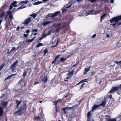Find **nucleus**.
<instances>
[{
	"instance_id": "nucleus-1",
	"label": "nucleus",
	"mask_w": 121,
	"mask_h": 121,
	"mask_svg": "<svg viewBox=\"0 0 121 121\" xmlns=\"http://www.w3.org/2000/svg\"><path fill=\"white\" fill-rule=\"evenodd\" d=\"M121 19V16L114 17L110 21L112 25L114 26L118 23L119 20Z\"/></svg>"
},
{
	"instance_id": "nucleus-2",
	"label": "nucleus",
	"mask_w": 121,
	"mask_h": 121,
	"mask_svg": "<svg viewBox=\"0 0 121 121\" xmlns=\"http://www.w3.org/2000/svg\"><path fill=\"white\" fill-rule=\"evenodd\" d=\"M24 84V82L23 81L22 78L18 82L17 85V88L20 90L23 87Z\"/></svg>"
},
{
	"instance_id": "nucleus-3",
	"label": "nucleus",
	"mask_w": 121,
	"mask_h": 121,
	"mask_svg": "<svg viewBox=\"0 0 121 121\" xmlns=\"http://www.w3.org/2000/svg\"><path fill=\"white\" fill-rule=\"evenodd\" d=\"M56 20L55 18H53L51 21H47L43 22L42 24L43 26H45L46 25L50 23L53 22Z\"/></svg>"
},
{
	"instance_id": "nucleus-4",
	"label": "nucleus",
	"mask_w": 121,
	"mask_h": 121,
	"mask_svg": "<svg viewBox=\"0 0 121 121\" xmlns=\"http://www.w3.org/2000/svg\"><path fill=\"white\" fill-rule=\"evenodd\" d=\"M119 87L118 86L113 87H112L111 89L110 90V92L109 93H113L116 91H119Z\"/></svg>"
},
{
	"instance_id": "nucleus-5",
	"label": "nucleus",
	"mask_w": 121,
	"mask_h": 121,
	"mask_svg": "<svg viewBox=\"0 0 121 121\" xmlns=\"http://www.w3.org/2000/svg\"><path fill=\"white\" fill-rule=\"evenodd\" d=\"M18 63V61L16 60L14 63H13L11 67V69H12V71H13L15 69V68L17 66V65Z\"/></svg>"
},
{
	"instance_id": "nucleus-6",
	"label": "nucleus",
	"mask_w": 121,
	"mask_h": 121,
	"mask_svg": "<svg viewBox=\"0 0 121 121\" xmlns=\"http://www.w3.org/2000/svg\"><path fill=\"white\" fill-rule=\"evenodd\" d=\"M31 17H29L27 19H26L23 22V24L26 25H28L29 23L31 22L32 20Z\"/></svg>"
},
{
	"instance_id": "nucleus-7",
	"label": "nucleus",
	"mask_w": 121,
	"mask_h": 121,
	"mask_svg": "<svg viewBox=\"0 0 121 121\" xmlns=\"http://www.w3.org/2000/svg\"><path fill=\"white\" fill-rule=\"evenodd\" d=\"M8 103V101L5 102L4 101H2L1 102L0 105H2L3 108H4L6 107Z\"/></svg>"
},
{
	"instance_id": "nucleus-8",
	"label": "nucleus",
	"mask_w": 121,
	"mask_h": 121,
	"mask_svg": "<svg viewBox=\"0 0 121 121\" xmlns=\"http://www.w3.org/2000/svg\"><path fill=\"white\" fill-rule=\"evenodd\" d=\"M121 119V118L120 117H117L116 119L108 118L107 121H120Z\"/></svg>"
},
{
	"instance_id": "nucleus-9",
	"label": "nucleus",
	"mask_w": 121,
	"mask_h": 121,
	"mask_svg": "<svg viewBox=\"0 0 121 121\" xmlns=\"http://www.w3.org/2000/svg\"><path fill=\"white\" fill-rule=\"evenodd\" d=\"M60 13V12L59 11H58L55 13L54 14H50V15H51V17L54 18L56 16H57L58 14H59Z\"/></svg>"
},
{
	"instance_id": "nucleus-10",
	"label": "nucleus",
	"mask_w": 121,
	"mask_h": 121,
	"mask_svg": "<svg viewBox=\"0 0 121 121\" xmlns=\"http://www.w3.org/2000/svg\"><path fill=\"white\" fill-rule=\"evenodd\" d=\"M73 108V107H66L64 108L63 109V110L64 111V112L65 114H66L67 112V110H69V109H71Z\"/></svg>"
},
{
	"instance_id": "nucleus-11",
	"label": "nucleus",
	"mask_w": 121,
	"mask_h": 121,
	"mask_svg": "<svg viewBox=\"0 0 121 121\" xmlns=\"http://www.w3.org/2000/svg\"><path fill=\"white\" fill-rule=\"evenodd\" d=\"M26 107V103H23L21 105V106L20 107V109L22 111L25 109Z\"/></svg>"
},
{
	"instance_id": "nucleus-12",
	"label": "nucleus",
	"mask_w": 121,
	"mask_h": 121,
	"mask_svg": "<svg viewBox=\"0 0 121 121\" xmlns=\"http://www.w3.org/2000/svg\"><path fill=\"white\" fill-rule=\"evenodd\" d=\"M22 111L19 108L17 111L15 112L14 113L17 115H21L22 114Z\"/></svg>"
},
{
	"instance_id": "nucleus-13",
	"label": "nucleus",
	"mask_w": 121,
	"mask_h": 121,
	"mask_svg": "<svg viewBox=\"0 0 121 121\" xmlns=\"http://www.w3.org/2000/svg\"><path fill=\"white\" fill-rule=\"evenodd\" d=\"M62 28L60 26V25L59 24H58V25L56 26V33H58L60 30H61Z\"/></svg>"
},
{
	"instance_id": "nucleus-14",
	"label": "nucleus",
	"mask_w": 121,
	"mask_h": 121,
	"mask_svg": "<svg viewBox=\"0 0 121 121\" xmlns=\"http://www.w3.org/2000/svg\"><path fill=\"white\" fill-rule=\"evenodd\" d=\"M99 107V105H95L93 106L91 110V111L93 112L95 110H96V109L98 107Z\"/></svg>"
},
{
	"instance_id": "nucleus-15",
	"label": "nucleus",
	"mask_w": 121,
	"mask_h": 121,
	"mask_svg": "<svg viewBox=\"0 0 121 121\" xmlns=\"http://www.w3.org/2000/svg\"><path fill=\"white\" fill-rule=\"evenodd\" d=\"M100 12V10H98V11H96V12L94 10H93L90 12V14H97Z\"/></svg>"
},
{
	"instance_id": "nucleus-16",
	"label": "nucleus",
	"mask_w": 121,
	"mask_h": 121,
	"mask_svg": "<svg viewBox=\"0 0 121 121\" xmlns=\"http://www.w3.org/2000/svg\"><path fill=\"white\" fill-rule=\"evenodd\" d=\"M12 11H10L8 13V14L10 18L12 20H13L14 19L13 17L12 14Z\"/></svg>"
},
{
	"instance_id": "nucleus-17",
	"label": "nucleus",
	"mask_w": 121,
	"mask_h": 121,
	"mask_svg": "<svg viewBox=\"0 0 121 121\" xmlns=\"http://www.w3.org/2000/svg\"><path fill=\"white\" fill-rule=\"evenodd\" d=\"M91 111H90L89 112H88L87 114V115L88 117V121H94V119H92L91 121H90V120H89V119L90 118V117L91 116Z\"/></svg>"
},
{
	"instance_id": "nucleus-18",
	"label": "nucleus",
	"mask_w": 121,
	"mask_h": 121,
	"mask_svg": "<svg viewBox=\"0 0 121 121\" xmlns=\"http://www.w3.org/2000/svg\"><path fill=\"white\" fill-rule=\"evenodd\" d=\"M90 66L88 68H86L85 69H84L85 71L83 73L84 74H86L88 71H89L90 70Z\"/></svg>"
},
{
	"instance_id": "nucleus-19",
	"label": "nucleus",
	"mask_w": 121,
	"mask_h": 121,
	"mask_svg": "<svg viewBox=\"0 0 121 121\" xmlns=\"http://www.w3.org/2000/svg\"><path fill=\"white\" fill-rule=\"evenodd\" d=\"M106 103V101L105 100H104L99 105V107L100 106H102L104 107L105 106Z\"/></svg>"
},
{
	"instance_id": "nucleus-20",
	"label": "nucleus",
	"mask_w": 121,
	"mask_h": 121,
	"mask_svg": "<svg viewBox=\"0 0 121 121\" xmlns=\"http://www.w3.org/2000/svg\"><path fill=\"white\" fill-rule=\"evenodd\" d=\"M48 81V78L47 76H44L43 78L42 79V82L45 83Z\"/></svg>"
},
{
	"instance_id": "nucleus-21",
	"label": "nucleus",
	"mask_w": 121,
	"mask_h": 121,
	"mask_svg": "<svg viewBox=\"0 0 121 121\" xmlns=\"http://www.w3.org/2000/svg\"><path fill=\"white\" fill-rule=\"evenodd\" d=\"M16 101V104L17 105V108H18L19 105L20 104L22 103V100H21L19 101V100H17Z\"/></svg>"
},
{
	"instance_id": "nucleus-22",
	"label": "nucleus",
	"mask_w": 121,
	"mask_h": 121,
	"mask_svg": "<svg viewBox=\"0 0 121 121\" xmlns=\"http://www.w3.org/2000/svg\"><path fill=\"white\" fill-rule=\"evenodd\" d=\"M3 113V109L2 107H0V114L1 116H2Z\"/></svg>"
},
{
	"instance_id": "nucleus-23",
	"label": "nucleus",
	"mask_w": 121,
	"mask_h": 121,
	"mask_svg": "<svg viewBox=\"0 0 121 121\" xmlns=\"http://www.w3.org/2000/svg\"><path fill=\"white\" fill-rule=\"evenodd\" d=\"M71 5H70V6H68V7H66L65 8H62V10L63 12H65L66 10H67V9L69 8L71 6Z\"/></svg>"
},
{
	"instance_id": "nucleus-24",
	"label": "nucleus",
	"mask_w": 121,
	"mask_h": 121,
	"mask_svg": "<svg viewBox=\"0 0 121 121\" xmlns=\"http://www.w3.org/2000/svg\"><path fill=\"white\" fill-rule=\"evenodd\" d=\"M73 71H72L69 73H68L67 74V76L71 77L73 75Z\"/></svg>"
},
{
	"instance_id": "nucleus-25",
	"label": "nucleus",
	"mask_w": 121,
	"mask_h": 121,
	"mask_svg": "<svg viewBox=\"0 0 121 121\" xmlns=\"http://www.w3.org/2000/svg\"><path fill=\"white\" fill-rule=\"evenodd\" d=\"M17 3V2L16 1H14L12 4H13V7H17V5L16 4Z\"/></svg>"
},
{
	"instance_id": "nucleus-26",
	"label": "nucleus",
	"mask_w": 121,
	"mask_h": 121,
	"mask_svg": "<svg viewBox=\"0 0 121 121\" xmlns=\"http://www.w3.org/2000/svg\"><path fill=\"white\" fill-rule=\"evenodd\" d=\"M15 49H16V48L15 47H13L11 50L9 52V50H8V52L9 53L13 52L14 51Z\"/></svg>"
},
{
	"instance_id": "nucleus-27",
	"label": "nucleus",
	"mask_w": 121,
	"mask_h": 121,
	"mask_svg": "<svg viewBox=\"0 0 121 121\" xmlns=\"http://www.w3.org/2000/svg\"><path fill=\"white\" fill-rule=\"evenodd\" d=\"M24 45V44H22L21 45L18 46L17 48H16V50H18V49L21 48L23 47Z\"/></svg>"
},
{
	"instance_id": "nucleus-28",
	"label": "nucleus",
	"mask_w": 121,
	"mask_h": 121,
	"mask_svg": "<svg viewBox=\"0 0 121 121\" xmlns=\"http://www.w3.org/2000/svg\"><path fill=\"white\" fill-rule=\"evenodd\" d=\"M67 58H60V61L61 62H63L65 61V60Z\"/></svg>"
},
{
	"instance_id": "nucleus-29",
	"label": "nucleus",
	"mask_w": 121,
	"mask_h": 121,
	"mask_svg": "<svg viewBox=\"0 0 121 121\" xmlns=\"http://www.w3.org/2000/svg\"><path fill=\"white\" fill-rule=\"evenodd\" d=\"M106 14H104L101 16V22L102 20L104 18L106 17Z\"/></svg>"
},
{
	"instance_id": "nucleus-30",
	"label": "nucleus",
	"mask_w": 121,
	"mask_h": 121,
	"mask_svg": "<svg viewBox=\"0 0 121 121\" xmlns=\"http://www.w3.org/2000/svg\"><path fill=\"white\" fill-rule=\"evenodd\" d=\"M42 1H38L35 3H34L33 4L35 5H37L40 4L42 3Z\"/></svg>"
},
{
	"instance_id": "nucleus-31",
	"label": "nucleus",
	"mask_w": 121,
	"mask_h": 121,
	"mask_svg": "<svg viewBox=\"0 0 121 121\" xmlns=\"http://www.w3.org/2000/svg\"><path fill=\"white\" fill-rule=\"evenodd\" d=\"M30 16H31L33 17L34 18H35L36 16V15L34 13L33 14L30 15Z\"/></svg>"
},
{
	"instance_id": "nucleus-32",
	"label": "nucleus",
	"mask_w": 121,
	"mask_h": 121,
	"mask_svg": "<svg viewBox=\"0 0 121 121\" xmlns=\"http://www.w3.org/2000/svg\"><path fill=\"white\" fill-rule=\"evenodd\" d=\"M115 63L117 64L118 65H119L121 64V61L119 62L116 61L115 62Z\"/></svg>"
},
{
	"instance_id": "nucleus-33",
	"label": "nucleus",
	"mask_w": 121,
	"mask_h": 121,
	"mask_svg": "<svg viewBox=\"0 0 121 121\" xmlns=\"http://www.w3.org/2000/svg\"><path fill=\"white\" fill-rule=\"evenodd\" d=\"M43 44L41 43H39L36 46L37 48H38L39 47L41 46H43Z\"/></svg>"
},
{
	"instance_id": "nucleus-34",
	"label": "nucleus",
	"mask_w": 121,
	"mask_h": 121,
	"mask_svg": "<svg viewBox=\"0 0 121 121\" xmlns=\"http://www.w3.org/2000/svg\"><path fill=\"white\" fill-rule=\"evenodd\" d=\"M48 52V50L46 48L45 49V50L44 51V56H45V55Z\"/></svg>"
},
{
	"instance_id": "nucleus-35",
	"label": "nucleus",
	"mask_w": 121,
	"mask_h": 121,
	"mask_svg": "<svg viewBox=\"0 0 121 121\" xmlns=\"http://www.w3.org/2000/svg\"><path fill=\"white\" fill-rule=\"evenodd\" d=\"M86 85V84L85 83H83L82 85L81 86V87L80 89H81L83 86H85Z\"/></svg>"
},
{
	"instance_id": "nucleus-36",
	"label": "nucleus",
	"mask_w": 121,
	"mask_h": 121,
	"mask_svg": "<svg viewBox=\"0 0 121 121\" xmlns=\"http://www.w3.org/2000/svg\"><path fill=\"white\" fill-rule=\"evenodd\" d=\"M15 74H12V75H10L5 80H6L7 79H9V78L11 77H12L14 75H15Z\"/></svg>"
},
{
	"instance_id": "nucleus-37",
	"label": "nucleus",
	"mask_w": 121,
	"mask_h": 121,
	"mask_svg": "<svg viewBox=\"0 0 121 121\" xmlns=\"http://www.w3.org/2000/svg\"><path fill=\"white\" fill-rule=\"evenodd\" d=\"M60 55H57L56 57L55 58V59L56 60L58 59L60 57Z\"/></svg>"
},
{
	"instance_id": "nucleus-38",
	"label": "nucleus",
	"mask_w": 121,
	"mask_h": 121,
	"mask_svg": "<svg viewBox=\"0 0 121 121\" xmlns=\"http://www.w3.org/2000/svg\"><path fill=\"white\" fill-rule=\"evenodd\" d=\"M13 4H11L10 6V7L9 9V10H11V9H12L13 7Z\"/></svg>"
},
{
	"instance_id": "nucleus-39",
	"label": "nucleus",
	"mask_w": 121,
	"mask_h": 121,
	"mask_svg": "<svg viewBox=\"0 0 121 121\" xmlns=\"http://www.w3.org/2000/svg\"><path fill=\"white\" fill-rule=\"evenodd\" d=\"M47 36V35H45L43 36L42 37L40 38L39 39V40H42V39H43V38L44 37H46Z\"/></svg>"
},
{
	"instance_id": "nucleus-40",
	"label": "nucleus",
	"mask_w": 121,
	"mask_h": 121,
	"mask_svg": "<svg viewBox=\"0 0 121 121\" xmlns=\"http://www.w3.org/2000/svg\"><path fill=\"white\" fill-rule=\"evenodd\" d=\"M28 2V0H26L25 1H22L21 2V3H25V4H26Z\"/></svg>"
},
{
	"instance_id": "nucleus-41",
	"label": "nucleus",
	"mask_w": 121,
	"mask_h": 121,
	"mask_svg": "<svg viewBox=\"0 0 121 121\" xmlns=\"http://www.w3.org/2000/svg\"><path fill=\"white\" fill-rule=\"evenodd\" d=\"M27 72L26 71H25L24 72V73L23 74V76L24 77H25V76H26L27 75Z\"/></svg>"
},
{
	"instance_id": "nucleus-42",
	"label": "nucleus",
	"mask_w": 121,
	"mask_h": 121,
	"mask_svg": "<svg viewBox=\"0 0 121 121\" xmlns=\"http://www.w3.org/2000/svg\"><path fill=\"white\" fill-rule=\"evenodd\" d=\"M26 7L25 6H22L21 7H20L18 9H23L25 8Z\"/></svg>"
},
{
	"instance_id": "nucleus-43",
	"label": "nucleus",
	"mask_w": 121,
	"mask_h": 121,
	"mask_svg": "<svg viewBox=\"0 0 121 121\" xmlns=\"http://www.w3.org/2000/svg\"><path fill=\"white\" fill-rule=\"evenodd\" d=\"M97 0H89L92 3H94Z\"/></svg>"
},
{
	"instance_id": "nucleus-44",
	"label": "nucleus",
	"mask_w": 121,
	"mask_h": 121,
	"mask_svg": "<svg viewBox=\"0 0 121 121\" xmlns=\"http://www.w3.org/2000/svg\"><path fill=\"white\" fill-rule=\"evenodd\" d=\"M33 39H28L27 40V42H31L33 41Z\"/></svg>"
},
{
	"instance_id": "nucleus-45",
	"label": "nucleus",
	"mask_w": 121,
	"mask_h": 121,
	"mask_svg": "<svg viewBox=\"0 0 121 121\" xmlns=\"http://www.w3.org/2000/svg\"><path fill=\"white\" fill-rule=\"evenodd\" d=\"M5 12H3L2 13V14H1V15L0 16V18H2V17L4 16V14L5 13Z\"/></svg>"
},
{
	"instance_id": "nucleus-46",
	"label": "nucleus",
	"mask_w": 121,
	"mask_h": 121,
	"mask_svg": "<svg viewBox=\"0 0 121 121\" xmlns=\"http://www.w3.org/2000/svg\"><path fill=\"white\" fill-rule=\"evenodd\" d=\"M4 64H3L0 67V70H1L3 67L4 66Z\"/></svg>"
},
{
	"instance_id": "nucleus-47",
	"label": "nucleus",
	"mask_w": 121,
	"mask_h": 121,
	"mask_svg": "<svg viewBox=\"0 0 121 121\" xmlns=\"http://www.w3.org/2000/svg\"><path fill=\"white\" fill-rule=\"evenodd\" d=\"M4 64H3L0 67V70H1L3 67L4 66Z\"/></svg>"
},
{
	"instance_id": "nucleus-48",
	"label": "nucleus",
	"mask_w": 121,
	"mask_h": 121,
	"mask_svg": "<svg viewBox=\"0 0 121 121\" xmlns=\"http://www.w3.org/2000/svg\"><path fill=\"white\" fill-rule=\"evenodd\" d=\"M4 64H3L0 67V70H1L3 67L4 66Z\"/></svg>"
},
{
	"instance_id": "nucleus-49",
	"label": "nucleus",
	"mask_w": 121,
	"mask_h": 121,
	"mask_svg": "<svg viewBox=\"0 0 121 121\" xmlns=\"http://www.w3.org/2000/svg\"><path fill=\"white\" fill-rule=\"evenodd\" d=\"M38 31V30L37 29H33L32 30V31L33 32H37Z\"/></svg>"
},
{
	"instance_id": "nucleus-50",
	"label": "nucleus",
	"mask_w": 121,
	"mask_h": 121,
	"mask_svg": "<svg viewBox=\"0 0 121 121\" xmlns=\"http://www.w3.org/2000/svg\"><path fill=\"white\" fill-rule=\"evenodd\" d=\"M96 36V34H94V35L93 36H92V38H95V36Z\"/></svg>"
},
{
	"instance_id": "nucleus-51",
	"label": "nucleus",
	"mask_w": 121,
	"mask_h": 121,
	"mask_svg": "<svg viewBox=\"0 0 121 121\" xmlns=\"http://www.w3.org/2000/svg\"><path fill=\"white\" fill-rule=\"evenodd\" d=\"M35 119H37L38 120H39L40 119V117H36L35 118Z\"/></svg>"
},
{
	"instance_id": "nucleus-52",
	"label": "nucleus",
	"mask_w": 121,
	"mask_h": 121,
	"mask_svg": "<svg viewBox=\"0 0 121 121\" xmlns=\"http://www.w3.org/2000/svg\"><path fill=\"white\" fill-rule=\"evenodd\" d=\"M52 31V30H50L48 32V34L47 35H47V36L48 35H50L51 34V31Z\"/></svg>"
},
{
	"instance_id": "nucleus-53",
	"label": "nucleus",
	"mask_w": 121,
	"mask_h": 121,
	"mask_svg": "<svg viewBox=\"0 0 121 121\" xmlns=\"http://www.w3.org/2000/svg\"><path fill=\"white\" fill-rule=\"evenodd\" d=\"M68 77L67 78H65V80H64L65 81H68V80H66V79H69L70 78V77H69V76H68Z\"/></svg>"
},
{
	"instance_id": "nucleus-54",
	"label": "nucleus",
	"mask_w": 121,
	"mask_h": 121,
	"mask_svg": "<svg viewBox=\"0 0 121 121\" xmlns=\"http://www.w3.org/2000/svg\"><path fill=\"white\" fill-rule=\"evenodd\" d=\"M83 0H76L77 1L78 3L81 2Z\"/></svg>"
},
{
	"instance_id": "nucleus-55",
	"label": "nucleus",
	"mask_w": 121,
	"mask_h": 121,
	"mask_svg": "<svg viewBox=\"0 0 121 121\" xmlns=\"http://www.w3.org/2000/svg\"><path fill=\"white\" fill-rule=\"evenodd\" d=\"M58 103L57 101H56L55 102H54V104L56 105V104H57Z\"/></svg>"
},
{
	"instance_id": "nucleus-56",
	"label": "nucleus",
	"mask_w": 121,
	"mask_h": 121,
	"mask_svg": "<svg viewBox=\"0 0 121 121\" xmlns=\"http://www.w3.org/2000/svg\"><path fill=\"white\" fill-rule=\"evenodd\" d=\"M9 15V14H8V13L6 15V16L5 17V20H6L7 19V17Z\"/></svg>"
},
{
	"instance_id": "nucleus-57",
	"label": "nucleus",
	"mask_w": 121,
	"mask_h": 121,
	"mask_svg": "<svg viewBox=\"0 0 121 121\" xmlns=\"http://www.w3.org/2000/svg\"><path fill=\"white\" fill-rule=\"evenodd\" d=\"M59 109L58 108H56V112L59 111Z\"/></svg>"
},
{
	"instance_id": "nucleus-58",
	"label": "nucleus",
	"mask_w": 121,
	"mask_h": 121,
	"mask_svg": "<svg viewBox=\"0 0 121 121\" xmlns=\"http://www.w3.org/2000/svg\"><path fill=\"white\" fill-rule=\"evenodd\" d=\"M20 28V27L19 26H18L17 28V31H18V30H19V29Z\"/></svg>"
},
{
	"instance_id": "nucleus-59",
	"label": "nucleus",
	"mask_w": 121,
	"mask_h": 121,
	"mask_svg": "<svg viewBox=\"0 0 121 121\" xmlns=\"http://www.w3.org/2000/svg\"><path fill=\"white\" fill-rule=\"evenodd\" d=\"M95 72H92L91 73V74L92 75H93V74L95 73Z\"/></svg>"
},
{
	"instance_id": "nucleus-60",
	"label": "nucleus",
	"mask_w": 121,
	"mask_h": 121,
	"mask_svg": "<svg viewBox=\"0 0 121 121\" xmlns=\"http://www.w3.org/2000/svg\"><path fill=\"white\" fill-rule=\"evenodd\" d=\"M56 60L55 59V60L52 61V64H53L55 62H56Z\"/></svg>"
},
{
	"instance_id": "nucleus-61",
	"label": "nucleus",
	"mask_w": 121,
	"mask_h": 121,
	"mask_svg": "<svg viewBox=\"0 0 121 121\" xmlns=\"http://www.w3.org/2000/svg\"><path fill=\"white\" fill-rule=\"evenodd\" d=\"M114 2V0H111L110 3H113Z\"/></svg>"
},
{
	"instance_id": "nucleus-62",
	"label": "nucleus",
	"mask_w": 121,
	"mask_h": 121,
	"mask_svg": "<svg viewBox=\"0 0 121 121\" xmlns=\"http://www.w3.org/2000/svg\"><path fill=\"white\" fill-rule=\"evenodd\" d=\"M30 32V30H26V33L27 34H28Z\"/></svg>"
},
{
	"instance_id": "nucleus-63",
	"label": "nucleus",
	"mask_w": 121,
	"mask_h": 121,
	"mask_svg": "<svg viewBox=\"0 0 121 121\" xmlns=\"http://www.w3.org/2000/svg\"><path fill=\"white\" fill-rule=\"evenodd\" d=\"M24 36L26 38L27 36L28 35L26 34H24Z\"/></svg>"
},
{
	"instance_id": "nucleus-64",
	"label": "nucleus",
	"mask_w": 121,
	"mask_h": 121,
	"mask_svg": "<svg viewBox=\"0 0 121 121\" xmlns=\"http://www.w3.org/2000/svg\"><path fill=\"white\" fill-rule=\"evenodd\" d=\"M6 6V4H4V6H2L1 7V8L3 9L4 7H5Z\"/></svg>"
}]
</instances>
